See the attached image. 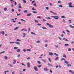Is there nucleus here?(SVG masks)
<instances>
[{
	"label": "nucleus",
	"instance_id": "obj_51",
	"mask_svg": "<svg viewBox=\"0 0 74 74\" xmlns=\"http://www.w3.org/2000/svg\"><path fill=\"white\" fill-rule=\"evenodd\" d=\"M16 40L17 41H21V40H20L19 39H16Z\"/></svg>",
	"mask_w": 74,
	"mask_h": 74
},
{
	"label": "nucleus",
	"instance_id": "obj_43",
	"mask_svg": "<svg viewBox=\"0 0 74 74\" xmlns=\"http://www.w3.org/2000/svg\"><path fill=\"white\" fill-rule=\"evenodd\" d=\"M23 51H24V52H26V50L25 49H24L23 50Z\"/></svg>",
	"mask_w": 74,
	"mask_h": 74
},
{
	"label": "nucleus",
	"instance_id": "obj_25",
	"mask_svg": "<svg viewBox=\"0 0 74 74\" xmlns=\"http://www.w3.org/2000/svg\"><path fill=\"white\" fill-rule=\"evenodd\" d=\"M69 7H70L71 8L72 7H73V6L71 5H69L68 6Z\"/></svg>",
	"mask_w": 74,
	"mask_h": 74
},
{
	"label": "nucleus",
	"instance_id": "obj_57",
	"mask_svg": "<svg viewBox=\"0 0 74 74\" xmlns=\"http://www.w3.org/2000/svg\"><path fill=\"white\" fill-rule=\"evenodd\" d=\"M46 9V10H48V8L46 7L45 8Z\"/></svg>",
	"mask_w": 74,
	"mask_h": 74
},
{
	"label": "nucleus",
	"instance_id": "obj_54",
	"mask_svg": "<svg viewBox=\"0 0 74 74\" xmlns=\"http://www.w3.org/2000/svg\"><path fill=\"white\" fill-rule=\"evenodd\" d=\"M63 36H64V35L63 34H62L61 35V37H63Z\"/></svg>",
	"mask_w": 74,
	"mask_h": 74
},
{
	"label": "nucleus",
	"instance_id": "obj_46",
	"mask_svg": "<svg viewBox=\"0 0 74 74\" xmlns=\"http://www.w3.org/2000/svg\"><path fill=\"white\" fill-rule=\"evenodd\" d=\"M36 3H35L33 4V5H34V7H36Z\"/></svg>",
	"mask_w": 74,
	"mask_h": 74
},
{
	"label": "nucleus",
	"instance_id": "obj_8",
	"mask_svg": "<svg viewBox=\"0 0 74 74\" xmlns=\"http://www.w3.org/2000/svg\"><path fill=\"white\" fill-rule=\"evenodd\" d=\"M69 71V72H70V73H71L72 74H74V72H73V71H72L71 70H70Z\"/></svg>",
	"mask_w": 74,
	"mask_h": 74
},
{
	"label": "nucleus",
	"instance_id": "obj_38",
	"mask_svg": "<svg viewBox=\"0 0 74 74\" xmlns=\"http://www.w3.org/2000/svg\"><path fill=\"white\" fill-rule=\"evenodd\" d=\"M18 29V27H16V28H15L14 29V30H16Z\"/></svg>",
	"mask_w": 74,
	"mask_h": 74
},
{
	"label": "nucleus",
	"instance_id": "obj_36",
	"mask_svg": "<svg viewBox=\"0 0 74 74\" xmlns=\"http://www.w3.org/2000/svg\"><path fill=\"white\" fill-rule=\"evenodd\" d=\"M65 46H69V44H65L64 45Z\"/></svg>",
	"mask_w": 74,
	"mask_h": 74
},
{
	"label": "nucleus",
	"instance_id": "obj_19",
	"mask_svg": "<svg viewBox=\"0 0 74 74\" xmlns=\"http://www.w3.org/2000/svg\"><path fill=\"white\" fill-rule=\"evenodd\" d=\"M34 21H35V23H38V21H37L36 20H35Z\"/></svg>",
	"mask_w": 74,
	"mask_h": 74
},
{
	"label": "nucleus",
	"instance_id": "obj_2",
	"mask_svg": "<svg viewBox=\"0 0 74 74\" xmlns=\"http://www.w3.org/2000/svg\"><path fill=\"white\" fill-rule=\"evenodd\" d=\"M34 69L35 70V71H38V69H37V67L35 66H34Z\"/></svg>",
	"mask_w": 74,
	"mask_h": 74
},
{
	"label": "nucleus",
	"instance_id": "obj_40",
	"mask_svg": "<svg viewBox=\"0 0 74 74\" xmlns=\"http://www.w3.org/2000/svg\"><path fill=\"white\" fill-rule=\"evenodd\" d=\"M31 34H34V35H35L36 34L35 33H33V32H31Z\"/></svg>",
	"mask_w": 74,
	"mask_h": 74
},
{
	"label": "nucleus",
	"instance_id": "obj_1",
	"mask_svg": "<svg viewBox=\"0 0 74 74\" xmlns=\"http://www.w3.org/2000/svg\"><path fill=\"white\" fill-rule=\"evenodd\" d=\"M52 17H53L54 19H58V18H59V16H52Z\"/></svg>",
	"mask_w": 74,
	"mask_h": 74
},
{
	"label": "nucleus",
	"instance_id": "obj_9",
	"mask_svg": "<svg viewBox=\"0 0 74 74\" xmlns=\"http://www.w3.org/2000/svg\"><path fill=\"white\" fill-rule=\"evenodd\" d=\"M3 10L5 11H6L7 10V8H5L3 9Z\"/></svg>",
	"mask_w": 74,
	"mask_h": 74
},
{
	"label": "nucleus",
	"instance_id": "obj_6",
	"mask_svg": "<svg viewBox=\"0 0 74 74\" xmlns=\"http://www.w3.org/2000/svg\"><path fill=\"white\" fill-rule=\"evenodd\" d=\"M13 61H14L13 64H15V63H16V60H13Z\"/></svg>",
	"mask_w": 74,
	"mask_h": 74
},
{
	"label": "nucleus",
	"instance_id": "obj_62",
	"mask_svg": "<svg viewBox=\"0 0 74 74\" xmlns=\"http://www.w3.org/2000/svg\"><path fill=\"white\" fill-rule=\"evenodd\" d=\"M50 73H52V70H51L50 71Z\"/></svg>",
	"mask_w": 74,
	"mask_h": 74
},
{
	"label": "nucleus",
	"instance_id": "obj_4",
	"mask_svg": "<svg viewBox=\"0 0 74 74\" xmlns=\"http://www.w3.org/2000/svg\"><path fill=\"white\" fill-rule=\"evenodd\" d=\"M27 66L28 67H30V63L29 62H27Z\"/></svg>",
	"mask_w": 74,
	"mask_h": 74
},
{
	"label": "nucleus",
	"instance_id": "obj_47",
	"mask_svg": "<svg viewBox=\"0 0 74 74\" xmlns=\"http://www.w3.org/2000/svg\"><path fill=\"white\" fill-rule=\"evenodd\" d=\"M17 48H18V47H14V49H17Z\"/></svg>",
	"mask_w": 74,
	"mask_h": 74
},
{
	"label": "nucleus",
	"instance_id": "obj_3",
	"mask_svg": "<svg viewBox=\"0 0 74 74\" xmlns=\"http://www.w3.org/2000/svg\"><path fill=\"white\" fill-rule=\"evenodd\" d=\"M44 70H45V71H48V70H49V69H48V68H45L44 69Z\"/></svg>",
	"mask_w": 74,
	"mask_h": 74
},
{
	"label": "nucleus",
	"instance_id": "obj_39",
	"mask_svg": "<svg viewBox=\"0 0 74 74\" xmlns=\"http://www.w3.org/2000/svg\"><path fill=\"white\" fill-rule=\"evenodd\" d=\"M21 56V55H20V54H19L17 55L18 58H19V56Z\"/></svg>",
	"mask_w": 74,
	"mask_h": 74
},
{
	"label": "nucleus",
	"instance_id": "obj_58",
	"mask_svg": "<svg viewBox=\"0 0 74 74\" xmlns=\"http://www.w3.org/2000/svg\"><path fill=\"white\" fill-rule=\"evenodd\" d=\"M47 19H51V18L49 17H48L47 18Z\"/></svg>",
	"mask_w": 74,
	"mask_h": 74
},
{
	"label": "nucleus",
	"instance_id": "obj_24",
	"mask_svg": "<svg viewBox=\"0 0 74 74\" xmlns=\"http://www.w3.org/2000/svg\"><path fill=\"white\" fill-rule=\"evenodd\" d=\"M61 60H65V59H64V58H62L61 59Z\"/></svg>",
	"mask_w": 74,
	"mask_h": 74
},
{
	"label": "nucleus",
	"instance_id": "obj_53",
	"mask_svg": "<svg viewBox=\"0 0 74 74\" xmlns=\"http://www.w3.org/2000/svg\"><path fill=\"white\" fill-rule=\"evenodd\" d=\"M27 59H31V58L30 57H28V58H27Z\"/></svg>",
	"mask_w": 74,
	"mask_h": 74
},
{
	"label": "nucleus",
	"instance_id": "obj_32",
	"mask_svg": "<svg viewBox=\"0 0 74 74\" xmlns=\"http://www.w3.org/2000/svg\"><path fill=\"white\" fill-rule=\"evenodd\" d=\"M48 66H52V64H51L50 63H48Z\"/></svg>",
	"mask_w": 74,
	"mask_h": 74
},
{
	"label": "nucleus",
	"instance_id": "obj_16",
	"mask_svg": "<svg viewBox=\"0 0 74 74\" xmlns=\"http://www.w3.org/2000/svg\"><path fill=\"white\" fill-rule=\"evenodd\" d=\"M32 13L28 14H27V16H30V15H32Z\"/></svg>",
	"mask_w": 74,
	"mask_h": 74
},
{
	"label": "nucleus",
	"instance_id": "obj_48",
	"mask_svg": "<svg viewBox=\"0 0 74 74\" xmlns=\"http://www.w3.org/2000/svg\"><path fill=\"white\" fill-rule=\"evenodd\" d=\"M37 25H38V26H41V24H37Z\"/></svg>",
	"mask_w": 74,
	"mask_h": 74
},
{
	"label": "nucleus",
	"instance_id": "obj_21",
	"mask_svg": "<svg viewBox=\"0 0 74 74\" xmlns=\"http://www.w3.org/2000/svg\"><path fill=\"white\" fill-rule=\"evenodd\" d=\"M69 26H70V27H71V28H74V26H73L71 25H69Z\"/></svg>",
	"mask_w": 74,
	"mask_h": 74
},
{
	"label": "nucleus",
	"instance_id": "obj_49",
	"mask_svg": "<svg viewBox=\"0 0 74 74\" xmlns=\"http://www.w3.org/2000/svg\"><path fill=\"white\" fill-rule=\"evenodd\" d=\"M21 15V13L17 14V16H19V15Z\"/></svg>",
	"mask_w": 74,
	"mask_h": 74
},
{
	"label": "nucleus",
	"instance_id": "obj_34",
	"mask_svg": "<svg viewBox=\"0 0 74 74\" xmlns=\"http://www.w3.org/2000/svg\"><path fill=\"white\" fill-rule=\"evenodd\" d=\"M12 12H14L15 11V10L13 9H12Z\"/></svg>",
	"mask_w": 74,
	"mask_h": 74
},
{
	"label": "nucleus",
	"instance_id": "obj_59",
	"mask_svg": "<svg viewBox=\"0 0 74 74\" xmlns=\"http://www.w3.org/2000/svg\"><path fill=\"white\" fill-rule=\"evenodd\" d=\"M14 4H15V5H16V4H17V3H16V2H15L14 3Z\"/></svg>",
	"mask_w": 74,
	"mask_h": 74
},
{
	"label": "nucleus",
	"instance_id": "obj_12",
	"mask_svg": "<svg viewBox=\"0 0 74 74\" xmlns=\"http://www.w3.org/2000/svg\"><path fill=\"white\" fill-rule=\"evenodd\" d=\"M67 66L68 67H69V66H70V67H71V64H67Z\"/></svg>",
	"mask_w": 74,
	"mask_h": 74
},
{
	"label": "nucleus",
	"instance_id": "obj_50",
	"mask_svg": "<svg viewBox=\"0 0 74 74\" xmlns=\"http://www.w3.org/2000/svg\"><path fill=\"white\" fill-rule=\"evenodd\" d=\"M69 22L70 23H71V20H69Z\"/></svg>",
	"mask_w": 74,
	"mask_h": 74
},
{
	"label": "nucleus",
	"instance_id": "obj_60",
	"mask_svg": "<svg viewBox=\"0 0 74 74\" xmlns=\"http://www.w3.org/2000/svg\"><path fill=\"white\" fill-rule=\"evenodd\" d=\"M22 8V7L20 6H18V8Z\"/></svg>",
	"mask_w": 74,
	"mask_h": 74
},
{
	"label": "nucleus",
	"instance_id": "obj_44",
	"mask_svg": "<svg viewBox=\"0 0 74 74\" xmlns=\"http://www.w3.org/2000/svg\"><path fill=\"white\" fill-rule=\"evenodd\" d=\"M36 42H37V43H39L40 42V41L38 40V41H36Z\"/></svg>",
	"mask_w": 74,
	"mask_h": 74
},
{
	"label": "nucleus",
	"instance_id": "obj_18",
	"mask_svg": "<svg viewBox=\"0 0 74 74\" xmlns=\"http://www.w3.org/2000/svg\"><path fill=\"white\" fill-rule=\"evenodd\" d=\"M58 58H59L58 57H57L55 59V60H58Z\"/></svg>",
	"mask_w": 74,
	"mask_h": 74
},
{
	"label": "nucleus",
	"instance_id": "obj_56",
	"mask_svg": "<svg viewBox=\"0 0 74 74\" xmlns=\"http://www.w3.org/2000/svg\"><path fill=\"white\" fill-rule=\"evenodd\" d=\"M23 1V2H24V3H26V1L25 0H24V1Z\"/></svg>",
	"mask_w": 74,
	"mask_h": 74
},
{
	"label": "nucleus",
	"instance_id": "obj_11",
	"mask_svg": "<svg viewBox=\"0 0 74 74\" xmlns=\"http://www.w3.org/2000/svg\"><path fill=\"white\" fill-rule=\"evenodd\" d=\"M15 42V44H18V45H19V43L18 42Z\"/></svg>",
	"mask_w": 74,
	"mask_h": 74
},
{
	"label": "nucleus",
	"instance_id": "obj_26",
	"mask_svg": "<svg viewBox=\"0 0 74 74\" xmlns=\"http://www.w3.org/2000/svg\"><path fill=\"white\" fill-rule=\"evenodd\" d=\"M63 57H64V58H66V56L65 54H64V55L63 56Z\"/></svg>",
	"mask_w": 74,
	"mask_h": 74
},
{
	"label": "nucleus",
	"instance_id": "obj_35",
	"mask_svg": "<svg viewBox=\"0 0 74 74\" xmlns=\"http://www.w3.org/2000/svg\"><path fill=\"white\" fill-rule=\"evenodd\" d=\"M7 72H9V71H6L4 72V73H7Z\"/></svg>",
	"mask_w": 74,
	"mask_h": 74
},
{
	"label": "nucleus",
	"instance_id": "obj_42",
	"mask_svg": "<svg viewBox=\"0 0 74 74\" xmlns=\"http://www.w3.org/2000/svg\"><path fill=\"white\" fill-rule=\"evenodd\" d=\"M59 7H61V8L62 7V5H59Z\"/></svg>",
	"mask_w": 74,
	"mask_h": 74
},
{
	"label": "nucleus",
	"instance_id": "obj_22",
	"mask_svg": "<svg viewBox=\"0 0 74 74\" xmlns=\"http://www.w3.org/2000/svg\"><path fill=\"white\" fill-rule=\"evenodd\" d=\"M21 51L20 50V49H18L17 51V52H20Z\"/></svg>",
	"mask_w": 74,
	"mask_h": 74
},
{
	"label": "nucleus",
	"instance_id": "obj_55",
	"mask_svg": "<svg viewBox=\"0 0 74 74\" xmlns=\"http://www.w3.org/2000/svg\"><path fill=\"white\" fill-rule=\"evenodd\" d=\"M5 52V51H3V52H1L0 53V54H1V53H4Z\"/></svg>",
	"mask_w": 74,
	"mask_h": 74
},
{
	"label": "nucleus",
	"instance_id": "obj_63",
	"mask_svg": "<svg viewBox=\"0 0 74 74\" xmlns=\"http://www.w3.org/2000/svg\"><path fill=\"white\" fill-rule=\"evenodd\" d=\"M12 74H15V72H14V71H13L12 72Z\"/></svg>",
	"mask_w": 74,
	"mask_h": 74
},
{
	"label": "nucleus",
	"instance_id": "obj_52",
	"mask_svg": "<svg viewBox=\"0 0 74 74\" xmlns=\"http://www.w3.org/2000/svg\"><path fill=\"white\" fill-rule=\"evenodd\" d=\"M48 59L49 61L50 62H51V60H50V58H48Z\"/></svg>",
	"mask_w": 74,
	"mask_h": 74
},
{
	"label": "nucleus",
	"instance_id": "obj_10",
	"mask_svg": "<svg viewBox=\"0 0 74 74\" xmlns=\"http://www.w3.org/2000/svg\"><path fill=\"white\" fill-rule=\"evenodd\" d=\"M49 55H53V54L51 52L49 53Z\"/></svg>",
	"mask_w": 74,
	"mask_h": 74
},
{
	"label": "nucleus",
	"instance_id": "obj_45",
	"mask_svg": "<svg viewBox=\"0 0 74 74\" xmlns=\"http://www.w3.org/2000/svg\"><path fill=\"white\" fill-rule=\"evenodd\" d=\"M61 17L62 18H66V17H65V16H62Z\"/></svg>",
	"mask_w": 74,
	"mask_h": 74
},
{
	"label": "nucleus",
	"instance_id": "obj_14",
	"mask_svg": "<svg viewBox=\"0 0 74 74\" xmlns=\"http://www.w3.org/2000/svg\"><path fill=\"white\" fill-rule=\"evenodd\" d=\"M22 34H23V35H24V36H23V37H25V36H26V34H25V33H23Z\"/></svg>",
	"mask_w": 74,
	"mask_h": 74
},
{
	"label": "nucleus",
	"instance_id": "obj_41",
	"mask_svg": "<svg viewBox=\"0 0 74 74\" xmlns=\"http://www.w3.org/2000/svg\"><path fill=\"white\" fill-rule=\"evenodd\" d=\"M68 51H71V49L70 48H69L68 49Z\"/></svg>",
	"mask_w": 74,
	"mask_h": 74
},
{
	"label": "nucleus",
	"instance_id": "obj_33",
	"mask_svg": "<svg viewBox=\"0 0 74 74\" xmlns=\"http://www.w3.org/2000/svg\"><path fill=\"white\" fill-rule=\"evenodd\" d=\"M42 67V65H40V66H38V67H39V68H40V67Z\"/></svg>",
	"mask_w": 74,
	"mask_h": 74
},
{
	"label": "nucleus",
	"instance_id": "obj_13",
	"mask_svg": "<svg viewBox=\"0 0 74 74\" xmlns=\"http://www.w3.org/2000/svg\"><path fill=\"white\" fill-rule=\"evenodd\" d=\"M68 5H71L72 4V3L71 2H69L68 3Z\"/></svg>",
	"mask_w": 74,
	"mask_h": 74
},
{
	"label": "nucleus",
	"instance_id": "obj_23",
	"mask_svg": "<svg viewBox=\"0 0 74 74\" xmlns=\"http://www.w3.org/2000/svg\"><path fill=\"white\" fill-rule=\"evenodd\" d=\"M21 20L22 21H23V22H26V21L23 19H21Z\"/></svg>",
	"mask_w": 74,
	"mask_h": 74
},
{
	"label": "nucleus",
	"instance_id": "obj_27",
	"mask_svg": "<svg viewBox=\"0 0 74 74\" xmlns=\"http://www.w3.org/2000/svg\"><path fill=\"white\" fill-rule=\"evenodd\" d=\"M24 13H26L27 12V11L25 10L24 11Z\"/></svg>",
	"mask_w": 74,
	"mask_h": 74
},
{
	"label": "nucleus",
	"instance_id": "obj_64",
	"mask_svg": "<svg viewBox=\"0 0 74 74\" xmlns=\"http://www.w3.org/2000/svg\"><path fill=\"white\" fill-rule=\"evenodd\" d=\"M45 19H43V22H45Z\"/></svg>",
	"mask_w": 74,
	"mask_h": 74
},
{
	"label": "nucleus",
	"instance_id": "obj_7",
	"mask_svg": "<svg viewBox=\"0 0 74 74\" xmlns=\"http://www.w3.org/2000/svg\"><path fill=\"white\" fill-rule=\"evenodd\" d=\"M0 33H1V34H2L3 35H4L5 32H4V31H3L2 32H1Z\"/></svg>",
	"mask_w": 74,
	"mask_h": 74
},
{
	"label": "nucleus",
	"instance_id": "obj_15",
	"mask_svg": "<svg viewBox=\"0 0 74 74\" xmlns=\"http://www.w3.org/2000/svg\"><path fill=\"white\" fill-rule=\"evenodd\" d=\"M28 30H29V31L28 32V33H29V32H30V30H31L30 29V27H29L28 28Z\"/></svg>",
	"mask_w": 74,
	"mask_h": 74
},
{
	"label": "nucleus",
	"instance_id": "obj_31",
	"mask_svg": "<svg viewBox=\"0 0 74 74\" xmlns=\"http://www.w3.org/2000/svg\"><path fill=\"white\" fill-rule=\"evenodd\" d=\"M33 12L34 14H37V12Z\"/></svg>",
	"mask_w": 74,
	"mask_h": 74
},
{
	"label": "nucleus",
	"instance_id": "obj_17",
	"mask_svg": "<svg viewBox=\"0 0 74 74\" xmlns=\"http://www.w3.org/2000/svg\"><path fill=\"white\" fill-rule=\"evenodd\" d=\"M64 62V63H66V64H68V63H69V62H68L66 61H65Z\"/></svg>",
	"mask_w": 74,
	"mask_h": 74
},
{
	"label": "nucleus",
	"instance_id": "obj_5",
	"mask_svg": "<svg viewBox=\"0 0 74 74\" xmlns=\"http://www.w3.org/2000/svg\"><path fill=\"white\" fill-rule=\"evenodd\" d=\"M49 27L52 28V27H53V26L51 24H50V25H49Z\"/></svg>",
	"mask_w": 74,
	"mask_h": 74
},
{
	"label": "nucleus",
	"instance_id": "obj_37",
	"mask_svg": "<svg viewBox=\"0 0 74 74\" xmlns=\"http://www.w3.org/2000/svg\"><path fill=\"white\" fill-rule=\"evenodd\" d=\"M37 62L38 63V64H40V63H40V61H38Z\"/></svg>",
	"mask_w": 74,
	"mask_h": 74
},
{
	"label": "nucleus",
	"instance_id": "obj_28",
	"mask_svg": "<svg viewBox=\"0 0 74 74\" xmlns=\"http://www.w3.org/2000/svg\"><path fill=\"white\" fill-rule=\"evenodd\" d=\"M43 29H47V28L44 27H42Z\"/></svg>",
	"mask_w": 74,
	"mask_h": 74
},
{
	"label": "nucleus",
	"instance_id": "obj_30",
	"mask_svg": "<svg viewBox=\"0 0 74 74\" xmlns=\"http://www.w3.org/2000/svg\"><path fill=\"white\" fill-rule=\"evenodd\" d=\"M54 55H55L56 56H58V54H56V53H55L54 54Z\"/></svg>",
	"mask_w": 74,
	"mask_h": 74
},
{
	"label": "nucleus",
	"instance_id": "obj_29",
	"mask_svg": "<svg viewBox=\"0 0 74 74\" xmlns=\"http://www.w3.org/2000/svg\"><path fill=\"white\" fill-rule=\"evenodd\" d=\"M35 1H33L31 3H32V4H33V3H34V2H35Z\"/></svg>",
	"mask_w": 74,
	"mask_h": 74
},
{
	"label": "nucleus",
	"instance_id": "obj_20",
	"mask_svg": "<svg viewBox=\"0 0 74 74\" xmlns=\"http://www.w3.org/2000/svg\"><path fill=\"white\" fill-rule=\"evenodd\" d=\"M7 56H5V60H7Z\"/></svg>",
	"mask_w": 74,
	"mask_h": 74
},
{
	"label": "nucleus",
	"instance_id": "obj_61",
	"mask_svg": "<svg viewBox=\"0 0 74 74\" xmlns=\"http://www.w3.org/2000/svg\"><path fill=\"white\" fill-rule=\"evenodd\" d=\"M12 43H14V42H10V44H12Z\"/></svg>",
	"mask_w": 74,
	"mask_h": 74
}]
</instances>
